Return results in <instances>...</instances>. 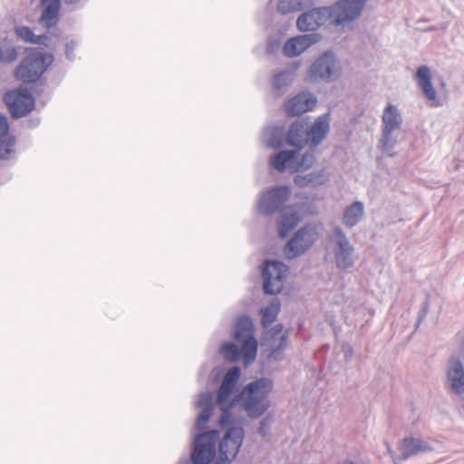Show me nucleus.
Masks as SVG:
<instances>
[{"instance_id": "f257e3e1", "label": "nucleus", "mask_w": 464, "mask_h": 464, "mask_svg": "<svg viewBox=\"0 0 464 464\" xmlns=\"http://www.w3.org/2000/svg\"><path fill=\"white\" fill-rule=\"evenodd\" d=\"M241 370L233 366L227 370L217 390L216 399L210 392H201L195 402L201 409L196 421L195 429L203 430L213 414L215 402L221 411L220 422L222 425L232 420V409L235 406L244 411L250 419H258L270 408L269 395L274 388V382L267 377H259L245 384L232 398H230L239 381Z\"/></svg>"}, {"instance_id": "f03ea898", "label": "nucleus", "mask_w": 464, "mask_h": 464, "mask_svg": "<svg viewBox=\"0 0 464 464\" xmlns=\"http://www.w3.org/2000/svg\"><path fill=\"white\" fill-rule=\"evenodd\" d=\"M366 0H341L331 6L315 7L300 14L296 26L301 32L315 31L329 23L334 26H343L358 18Z\"/></svg>"}, {"instance_id": "7ed1b4c3", "label": "nucleus", "mask_w": 464, "mask_h": 464, "mask_svg": "<svg viewBox=\"0 0 464 464\" xmlns=\"http://www.w3.org/2000/svg\"><path fill=\"white\" fill-rule=\"evenodd\" d=\"M53 55L39 51L30 52L14 70V76L24 83L38 81L53 63Z\"/></svg>"}, {"instance_id": "20e7f679", "label": "nucleus", "mask_w": 464, "mask_h": 464, "mask_svg": "<svg viewBox=\"0 0 464 464\" xmlns=\"http://www.w3.org/2000/svg\"><path fill=\"white\" fill-rule=\"evenodd\" d=\"M336 267L341 271L352 268L356 260L355 247L340 226H334L328 235Z\"/></svg>"}, {"instance_id": "39448f33", "label": "nucleus", "mask_w": 464, "mask_h": 464, "mask_svg": "<svg viewBox=\"0 0 464 464\" xmlns=\"http://www.w3.org/2000/svg\"><path fill=\"white\" fill-rule=\"evenodd\" d=\"M340 71V63L335 53L327 50L312 63L306 78L312 83L331 82L339 77Z\"/></svg>"}, {"instance_id": "423d86ee", "label": "nucleus", "mask_w": 464, "mask_h": 464, "mask_svg": "<svg viewBox=\"0 0 464 464\" xmlns=\"http://www.w3.org/2000/svg\"><path fill=\"white\" fill-rule=\"evenodd\" d=\"M218 422L220 429L224 431L218 444L219 459L222 462H231L236 459L243 444L245 430L241 425L235 423L234 416L227 424L222 425L220 420Z\"/></svg>"}, {"instance_id": "0eeeda50", "label": "nucleus", "mask_w": 464, "mask_h": 464, "mask_svg": "<svg viewBox=\"0 0 464 464\" xmlns=\"http://www.w3.org/2000/svg\"><path fill=\"white\" fill-rule=\"evenodd\" d=\"M219 435V430L216 429L195 435L190 455L193 464H209L215 459Z\"/></svg>"}, {"instance_id": "6e6552de", "label": "nucleus", "mask_w": 464, "mask_h": 464, "mask_svg": "<svg viewBox=\"0 0 464 464\" xmlns=\"http://www.w3.org/2000/svg\"><path fill=\"white\" fill-rule=\"evenodd\" d=\"M288 271V266L282 261L265 260L261 266V276L265 294L276 295L280 293Z\"/></svg>"}, {"instance_id": "1a4fd4ad", "label": "nucleus", "mask_w": 464, "mask_h": 464, "mask_svg": "<svg viewBox=\"0 0 464 464\" xmlns=\"http://www.w3.org/2000/svg\"><path fill=\"white\" fill-rule=\"evenodd\" d=\"M291 196V189L285 185L274 186L263 191L258 199L257 211L269 217L283 208Z\"/></svg>"}, {"instance_id": "9d476101", "label": "nucleus", "mask_w": 464, "mask_h": 464, "mask_svg": "<svg viewBox=\"0 0 464 464\" xmlns=\"http://www.w3.org/2000/svg\"><path fill=\"white\" fill-rule=\"evenodd\" d=\"M317 238L316 227L306 224L295 231L286 243L284 252L288 258H296L310 249Z\"/></svg>"}, {"instance_id": "9b49d317", "label": "nucleus", "mask_w": 464, "mask_h": 464, "mask_svg": "<svg viewBox=\"0 0 464 464\" xmlns=\"http://www.w3.org/2000/svg\"><path fill=\"white\" fill-rule=\"evenodd\" d=\"M382 123L381 146L384 151H389L397 143V138L394 133L401 129L402 123V119L397 106L391 103L386 106L382 113Z\"/></svg>"}, {"instance_id": "f8f14e48", "label": "nucleus", "mask_w": 464, "mask_h": 464, "mask_svg": "<svg viewBox=\"0 0 464 464\" xmlns=\"http://www.w3.org/2000/svg\"><path fill=\"white\" fill-rule=\"evenodd\" d=\"M3 102L14 119L26 116L35 107L34 98L26 89L7 91L3 96Z\"/></svg>"}, {"instance_id": "ddd939ff", "label": "nucleus", "mask_w": 464, "mask_h": 464, "mask_svg": "<svg viewBox=\"0 0 464 464\" xmlns=\"http://www.w3.org/2000/svg\"><path fill=\"white\" fill-rule=\"evenodd\" d=\"M232 337L244 345V351L248 356L256 355L258 343L255 337L254 324L250 316L244 314L236 319Z\"/></svg>"}, {"instance_id": "4468645a", "label": "nucleus", "mask_w": 464, "mask_h": 464, "mask_svg": "<svg viewBox=\"0 0 464 464\" xmlns=\"http://www.w3.org/2000/svg\"><path fill=\"white\" fill-rule=\"evenodd\" d=\"M446 380L450 390L458 395L464 394V365L459 357H450L446 366Z\"/></svg>"}, {"instance_id": "2eb2a0df", "label": "nucleus", "mask_w": 464, "mask_h": 464, "mask_svg": "<svg viewBox=\"0 0 464 464\" xmlns=\"http://www.w3.org/2000/svg\"><path fill=\"white\" fill-rule=\"evenodd\" d=\"M321 37L320 34L312 33L289 38L283 46V53L290 58L298 56L313 44L318 43Z\"/></svg>"}, {"instance_id": "dca6fc26", "label": "nucleus", "mask_w": 464, "mask_h": 464, "mask_svg": "<svg viewBox=\"0 0 464 464\" xmlns=\"http://www.w3.org/2000/svg\"><path fill=\"white\" fill-rule=\"evenodd\" d=\"M329 131L330 119L328 113L316 118L312 125L307 122V146L310 149H317V147L325 140Z\"/></svg>"}, {"instance_id": "f3484780", "label": "nucleus", "mask_w": 464, "mask_h": 464, "mask_svg": "<svg viewBox=\"0 0 464 464\" xmlns=\"http://www.w3.org/2000/svg\"><path fill=\"white\" fill-rule=\"evenodd\" d=\"M299 67L300 63L294 62L284 70H281L274 74L272 77L271 84L275 96L280 97L288 91Z\"/></svg>"}, {"instance_id": "a211bd4d", "label": "nucleus", "mask_w": 464, "mask_h": 464, "mask_svg": "<svg viewBox=\"0 0 464 464\" xmlns=\"http://www.w3.org/2000/svg\"><path fill=\"white\" fill-rule=\"evenodd\" d=\"M317 103V98L310 92H300L285 103V111L289 116H297L312 111Z\"/></svg>"}, {"instance_id": "6ab92c4d", "label": "nucleus", "mask_w": 464, "mask_h": 464, "mask_svg": "<svg viewBox=\"0 0 464 464\" xmlns=\"http://www.w3.org/2000/svg\"><path fill=\"white\" fill-rule=\"evenodd\" d=\"M300 221L298 208L295 205H290L280 210V216L277 220V231L280 237L285 238L289 232L293 230Z\"/></svg>"}, {"instance_id": "aec40b11", "label": "nucleus", "mask_w": 464, "mask_h": 464, "mask_svg": "<svg viewBox=\"0 0 464 464\" xmlns=\"http://www.w3.org/2000/svg\"><path fill=\"white\" fill-rule=\"evenodd\" d=\"M307 121L304 120L295 121L288 128L285 134V143L295 147L297 153L307 145Z\"/></svg>"}, {"instance_id": "412c9836", "label": "nucleus", "mask_w": 464, "mask_h": 464, "mask_svg": "<svg viewBox=\"0 0 464 464\" xmlns=\"http://www.w3.org/2000/svg\"><path fill=\"white\" fill-rule=\"evenodd\" d=\"M297 153V150H283L269 159L270 166L280 173L288 169L291 173L297 172V168L295 166V158Z\"/></svg>"}, {"instance_id": "4be33fe9", "label": "nucleus", "mask_w": 464, "mask_h": 464, "mask_svg": "<svg viewBox=\"0 0 464 464\" xmlns=\"http://www.w3.org/2000/svg\"><path fill=\"white\" fill-rule=\"evenodd\" d=\"M401 459H407L420 452L431 451L433 448L426 441L413 437H406L399 446Z\"/></svg>"}, {"instance_id": "5701e85b", "label": "nucleus", "mask_w": 464, "mask_h": 464, "mask_svg": "<svg viewBox=\"0 0 464 464\" xmlns=\"http://www.w3.org/2000/svg\"><path fill=\"white\" fill-rule=\"evenodd\" d=\"M329 180V174L325 169L312 171L304 175H295L294 184L300 188L311 187L316 188L325 184Z\"/></svg>"}, {"instance_id": "b1692460", "label": "nucleus", "mask_w": 464, "mask_h": 464, "mask_svg": "<svg viewBox=\"0 0 464 464\" xmlns=\"http://www.w3.org/2000/svg\"><path fill=\"white\" fill-rule=\"evenodd\" d=\"M364 214V204L359 200L353 201L344 208L342 223L345 227L352 229L362 220Z\"/></svg>"}, {"instance_id": "393cba45", "label": "nucleus", "mask_w": 464, "mask_h": 464, "mask_svg": "<svg viewBox=\"0 0 464 464\" xmlns=\"http://www.w3.org/2000/svg\"><path fill=\"white\" fill-rule=\"evenodd\" d=\"M220 354L224 357V359L230 362H236L243 359L246 363L253 362L256 355L248 356L244 351V345L241 344V347H238L233 342H226L220 347Z\"/></svg>"}, {"instance_id": "a878e982", "label": "nucleus", "mask_w": 464, "mask_h": 464, "mask_svg": "<svg viewBox=\"0 0 464 464\" xmlns=\"http://www.w3.org/2000/svg\"><path fill=\"white\" fill-rule=\"evenodd\" d=\"M416 80L424 97L429 101H434L437 92L431 82L430 70L427 65H420L417 69Z\"/></svg>"}, {"instance_id": "bb28decb", "label": "nucleus", "mask_w": 464, "mask_h": 464, "mask_svg": "<svg viewBox=\"0 0 464 464\" xmlns=\"http://www.w3.org/2000/svg\"><path fill=\"white\" fill-rule=\"evenodd\" d=\"M283 331L282 324H277L274 325L269 333L271 337L275 338L276 336L280 335V338L276 343L271 345V352L268 354L267 358L269 360L280 361L282 356V350L286 346L287 343V334H281Z\"/></svg>"}, {"instance_id": "cd10ccee", "label": "nucleus", "mask_w": 464, "mask_h": 464, "mask_svg": "<svg viewBox=\"0 0 464 464\" xmlns=\"http://www.w3.org/2000/svg\"><path fill=\"white\" fill-rule=\"evenodd\" d=\"M41 5L44 9L40 21L49 27L53 24V21L57 19L61 0H41Z\"/></svg>"}, {"instance_id": "c85d7f7f", "label": "nucleus", "mask_w": 464, "mask_h": 464, "mask_svg": "<svg viewBox=\"0 0 464 464\" xmlns=\"http://www.w3.org/2000/svg\"><path fill=\"white\" fill-rule=\"evenodd\" d=\"M285 134L283 128L269 127L264 133L266 144L272 149L281 148L285 142Z\"/></svg>"}, {"instance_id": "c756f323", "label": "nucleus", "mask_w": 464, "mask_h": 464, "mask_svg": "<svg viewBox=\"0 0 464 464\" xmlns=\"http://www.w3.org/2000/svg\"><path fill=\"white\" fill-rule=\"evenodd\" d=\"M15 34L25 43L47 46L49 38L45 34H34L28 26H17Z\"/></svg>"}, {"instance_id": "7c9ffc66", "label": "nucleus", "mask_w": 464, "mask_h": 464, "mask_svg": "<svg viewBox=\"0 0 464 464\" xmlns=\"http://www.w3.org/2000/svg\"><path fill=\"white\" fill-rule=\"evenodd\" d=\"M280 309L281 304L277 298L273 299L267 306L261 308V323L265 328L270 326L276 320Z\"/></svg>"}, {"instance_id": "2f4dec72", "label": "nucleus", "mask_w": 464, "mask_h": 464, "mask_svg": "<svg viewBox=\"0 0 464 464\" xmlns=\"http://www.w3.org/2000/svg\"><path fill=\"white\" fill-rule=\"evenodd\" d=\"M312 5V0H280L277 11L283 14L301 11Z\"/></svg>"}, {"instance_id": "473e14b6", "label": "nucleus", "mask_w": 464, "mask_h": 464, "mask_svg": "<svg viewBox=\"0 0 464 464\" xmlns=\"http://www.w3.org/2000/svg\"><path fill=\"white\" fill-rule=\"evenodd\" d=\"M315 150L316 149H310L302 155L301 159L298 160V154L295 158V166L297 168V171L300 169H309L315 162Z\"/></svg>"}, {"instance_id": "72a5a7b5", "label": "nucleus", "mask_w": 464, "mask_h": 464, "mask_svg": "<svg viewBox=\"0 0 464 464\" xmlns=\"http://www.w3.org/2000/svg\"><path fill=\"white\" fill-rule=\"evenodd\" d=\"M16 139L14 136H9L6 139L0 138V159L9 160L11 155L14 153V145Z\"/></svg>"}, {"instance_id": "f704fd0d", "label": "nucleus", "mask_w": 464, "mask_h": 464, "mask_svg": "<svg viewBox=\"0 0 464 464\" xmlns=\"http://www.w3.org/2000/svg\"><path fill=\"white\" fill-rule=\"evenodd\" d=\"M17 58V52L14 47L2 48L0 46V63H12Z\"/></svg>"}, {"instance_id": "c9c22d12", "label": "nucleus", "mask_w": 464, "mask_h": 464, "mask_svg": "<svg viewBox=\"0 0 464 464\" xmlns=\"http://www.w3.org/2000/svg\"><path fill=\"white\" fill-rule=\"evenodd\" d=\"M79 44L76 39H71L65 44V56L69 61L75 59V50Z\"/></svg>"}, {"instance_id": "e433bc0d", "label": "nucleus", "mask_w": 464, "mask_h": 464, "mask_svg": "<svg viewBox=\"0 0 464 464\" xmlns=\"http://www.w3.org/2000/svg\"><path fill=\"white\" fill-rule=\"evenodd\" d=\"M429 310H430V302H429V299L426 298L422 304L420 310L418 313V319L415 324V329L419 328V326L420 325L422 321L426 318V316L429 313Z\"/></svg>"}, {"instance_id": "4c0bfd02", "label": "nucleus", "mask_w": 464, "mask_h": 464, "mask_svg": "<svg viewBox=\"0 0 464 464\" xmlns=\"http://www.w3.org/2000/svg\"><path fill=\"white\" fill-rule=\"evenodd\" d=\"M270 425L271 418L269 416L263 418L259 423V427L257 430L258 434L261 435L263 438L266 437L269 433Z\"/></svg>"}, {"instance_id": "58836bf2", "label": "nucleus", "mask_w": 464, "mask_h": 464, "mask_svg": "<svg viewBox=\"0 0 464 464\" xmlns=\"http://www.w3.org/2000/svg\"><path fill=\"white\" fill-rule=\"evenodd\" d=\"M9 131L7 118L0 113V138L5 137Z\"/></svg>"}, {"instance_id": "ea45409f", "label": "nucleus", "mask_w": 464, "mask_h": 464, "mask_svg": "<svg viewBox=\"0 0 464 464\" xmlns=\"http://www.w3.org/2000/svg\"><path fill=\"white\" fill-rule=\"evenodd\" d=\"M279 46V42L277 40L270 41L267 44L266 51L267 53L274 52Z\"/></svg>"}, {"instance_id": "a19ab883", "label": "nucleus", "mask_w": 464, "mask_h": 464, "mask_svg": "<svg viewBox=\"0 0 464 464\" xmlns=\"http://www.w3.org/2000/svg\"><path fill=\"white\" fill-rule=\"evenodd\" d=\"M337 464H358L353 460H348V459H345L343 461H341V462H338Z\"/></svg>"}, {"instance_id": "79ce46f5", "label": "nucleus", "mask_w": 464, "mask_h": 464, "mask_svg": "<svg viewBox=\"0 0 464 464\" xmlns=\"http://www.w3.org/2000/svg\"><path fill=\"white\" fill-rule=\"evenodd\" d=\"M353 351H352V348L351 347H348V351H345V359L347 360L348 357L351 356Z\"/></svg>"}, {"instance_id": "37998d69", "label": "nucleus", "mask_w": 464, "mask_h": 464, "mask_svg": "<svg viewBox=\"0 0 464 464\" xmlns=\"http://www.w3.org/2000/svg\"><path fill=\"white\" fill-rule=\"evenodd\" d=\"M66 4H76L77 2H79L80 0H64Z\"/></svg>"}, {"instance_id": "c03bdc74", "label": "nucleus", "mask_w": 464, "mask_h": 464, "mask_svg": "<svg viewBox=\"0 0 464 464\" xmlns=\"http://www.w3.org/2000/svg\"><path fill=\"white\" fill-rule=\"evenodd\" d=\"M388 451H389V453L391 454V456L393 458L394 451H393V450H392L390 448H388Z\"/></svg>"}, {"instance_id": "a18cd8bd", "label": "nucleus", "mask_w": 464, "mask_h": 464, "mask_svg": "<svg viewBox=\"0 0 464 464\" xmlns=\"http://www.w3.org/2000/svg\"><path fill=\"white\" fill-rule=\"evenodd\" d=\"M214 464H224V463H223L222 461H220V460H219V461H217V462H216V463H214Z\"/></svg>"}]
</instances>
